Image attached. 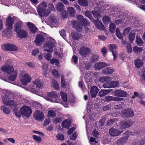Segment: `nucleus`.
Masks as SVG:
<instances>
[{
    "label": "nucleus",
    "instance_id": "nucleus-32",
    "mask_svg": "<svg viewBox=\"0 0 145 145\" xmlns=\"http://www.w3.org/2000/svg\"><path fill=\"white\" fill-rule=\"evenodd\" d=\"M110 89H101L99 93V95L101 97L104 96L110 92Z\"/></svg>",
    "mask_w": 145,
    "mask_h": 145
},
{
    "label": "nucleus",
    "instance_id": "nucleus-2",
    "mask_svg": "<svg viewBox=\"0 0 145 145\" xmlns=\"http://www.w3.org/2000/svg\"><path fill=\"white\" fill-rule=\"evenodd\" d=\"M77 20L78 22L76 20L71 21V24L73 27L77 31L79 32L81 31L82 30L83 25L85 27L86 31H88L89 30V28L86 26L89 25V23L81 15L78 16H77Z\"/></svg>",
    "mask_w": 145,
    "mask_h": 145
},
{
    "label": "nucleus",
    "instance_id": "nucleus-30",
    "mask_svg": "<svg viewBox=\"0 0 145 145\" xmlns=\"http://www.w3.org/2000/svg\"><path fill=\"white\" fill-rule=\"evenodd\" d=\"M11 29H9L7 28L2 33V35L3 37H8L10 36V30Z\"/></svg>",
    "mask_w": 145,
    "mask_h": 145
},
{
    "label": "nucleus",
    "instance_id": "nucleus-55",
    "mask_svg": "<svg viewBox=\"0 0 145 145\" xmlns=\"http://www.w3.org/2000/svg\"><path fill=\"white\" fill-rule=\"evenodd\" d=\"M68 14L65 10L61 12V15L63 19L66 18L67 17Z\"/></svg>",
    "mask_w": 145,
    "mask_h": 145
},
{
    "label": "nucleus",
    "instance_id": "nucleus-64",
    "mask_svg": "<svg viewBox=\"0 0 145 145\" xmlns=\"http://www.w3.org/2000/svg\"><path fill=\"white\" fill-rule=\"evenodd\" d=\"M85 14L86 16L88 18L91 20H92L93 19V18L91 15L90 14L89 12L87 11L86 12Z\"/></svg>",
    "mask_w": 145,
    "mask_h": 145
},
{
    "label": "nucleus",
    "instance_id": "nucleus-23",
    "mask_svg": "<svg viewBox=\"0 0 145 145\" xmlns=\"http://www.w3.org/2000/svg\"><path fill=\"white\" fill-rule=\"evenodd\" d=\"M16 32L17 36L20 38H25L27 37L28 35L27 32L23 30H20Z\"/></svg>",
    "mask_w": 145,
    "mask_h": 145
},
{
    "label": "nucleus",
    "instance_id": "nucleus-15",
    "mask_svg": "<svg viewBox=\"0 0 145 145\" xmlns=\"http://www.w3.org/2000/svg\"><path fill=\"white\" fill-rule=\"evenodd\" d=\"M44 40V38L42 35L38 34L37 35L34 42L37 45H39L42 44Z\"/></svg>",
    "mask_w": 145,
    "mask_h": 145
},
{
    "label": "nucleus",
    "instance_id": "nucleus-47",
    "mask_svg": "<svg viewBox=\"0 0 145 145\" xmlns=\"http://www.w3.org/2000/svg\"><path fill=\"white\" fill-rule=\"evenodd\" d=\"M98 56L97 54H95L92 57L91 59V62L94 63L98 61Z\"/></svg>",
    "mask_w": 145,
    "mask_h": 145
},
{
    "label": "nucleus",
    "instance_id": "nucleus-29",
    "mask_svg": "<svg viewBox=\"0 0 145 145\" xmlns=\"http://www.w3.org/2000/svg\"><path fill=\"white\" fill-rule=\"evenodd\" d=\"M111 79L110 78L109 76H106L100 77L99 78V81L101 83H103L105 82H108Z\"/></svg>",
    "mask_w": 145,
    "mask_h": 145
},
{
    "label": "nucleus",
    "instance_id": "nucleus-1",
    "mask_svg": "<svg viewBox=\"0 0 145 145\" xmlns=\"http://www.w3.org/2000/svg\"><path fill=\"white\" fill-rule=\"evenodd\" d=\"M1 69L3 72L8 74V78L9 80L14 81L16 79L17 73L14 70L10 60L5 61V64L1 67Z\"/></svg>",
    "mask_w": 145,
    "mask_h": 145
},
{
    "label": "nucleus",
    "instance_id": "nucleus-45",
    "mask_svg": "<svg viewBox=\"0 0 145 145\" xmlns=\"http://www.w3.org/2000/svg\"><path fill=\"white\" fill-rule=\"evenodd\" d=\"M136 42L138 45L140 46H142L143 44V42L141 39L140 37H136Z\"/></svg>",
    "mask_w": 145,
    "mask_h": 145
},
{
    "label": "nucleus",
    "instance_id": "nucleus-27",
    "mask_svg": "<svg viewBox=\"0 0 145 145\" xmlns=\"http://www.w3.org/2000/svg\"><path fill=\"white\" fill-rule=\"evenodd\" d=\"M34 85H36L39 88H41L43 87V83L42 81L39 79H36L33 82Z\"/></svg>",
    "mask_w": 145,
    "mask_h": 145
},
{
    "label": "nucleus",
    "instance_id": "nucleus-18",
    "mask_svg": "<svg viewBox=\"0 0 145 145\" xmlns=\"http://www.w3.org/2000/svg\"><path fill=\"white\" fill-rule=\"evenodd\" d=\"M109 64L104 62L97 63L95 65V68L98 70H100L103 68L109 66Z\"/></svg>",
    "mask_w": 145,
    "mask_h": 145
},
{
    "label": "nucleus",
    "instance_id": "nucleus-3",
    "mask_svg": "<svg viewBox=\"0 0 145 145\" xmlns=\"http://www.w3.org/2000/svg\"><path fill=\"white\" fill-rule=\"evenodd\" d=\"M10 94L8 92H6L5 95L2 97L3 102L5 105L8 106H11L12 108L13 109V111L15 116L17 117L20 118L21 116V114L16 109L17 104L16 103L12 100H9Z\"/></svg>",
    "mask_w": 145,
    "mask_h": 145
},
{
    "label": "nucleus",
    "instance_id": "nucleus-42",
    "mask_svg": "<svg viewBox=\"0 0 145 145\" xmlns=\"http://www.w3.org/2000/svg\"><path fill=\"white\" fill-rule=\"evenodd\" d=\"M119 82L118 81H112L110 82L111 88H114L117 87L119 85Z\"/></svg>",
    "mask_w": 145,
    "mask_h": 145
},
{
    "label": "nucleus",
    "instance_id": "nucleus-44",
    "mask_svg": "<svg viewBox=\"0 0 145 145\" xmlns=\"http://www.w3.org/2000/svg\"><path fill=\"white\" fill-rule=\"evenodd\" d=\"M109 28L110 31L112 33H114L116 28L115 24L113 23H111L110 25Z\"/></svg>",
    "mask_w": 145,
    "mask_h": 145
},
{
    "label": "nucleus",
    "instance_id": "nucleus-13",
    "mask_svg": "<svg viewBox=\"0 0 145 145\" xmlns=\"http://www.w3.org/2000/svg\"><path fill=\"white\" fill-rule=\"evenodd\" d=\"M31 80V76L28 74H25L22 76L21 82L23 85H25L29 82Z\"/></svg>",
    "mask_w": 145,
    "mask_h": 145
},
{
    "label": "nucleus",
    "instance_id": "nucleus-46",
    "mask_svg": "<svg viewBox=\"0 0 145 145\" xmlns=\"http://www.w3.org/2000/svg\"><path fill=\"white\" fill-rule=\"evenodd\" d=\"M117 120L116 119L113 118L108 120L107 121V124L108 125L110 126L115 123Z\"/></svg>",
    "mask_w": 145,
    "mask_h": 145
},
{
    "label": "nucleus",
    "instance_id": "nucleus-16",
    "mask_svg": "<svg viewBox=\"0 0 145 145\" xmlns=\"http://www.w3.org/2000/svg\"><path fill=\"white\" fill-rule=\"evenodd\" d=\"M26 24L31 33H35L37 31L38 28L34 24L30 22L26 23Z\"/></svg>",
    "mask_w": 145,
    "mask_h": 145
},
{
    "label": "nucleus",
    "instance_id": "nucleus-9",
    "mask_svg": "<svg viewBox=\"0 0 145 145\" xmlns=\"http://www.w3.org/2000/svg\"><path fill=\"white\" fill-rule=\"evenodd\" d=\"M91 52V50L88 47L83 46L80 48L79 53L80 55L83 57H86L89 56Z\"/></svg>",
    "mask_w": 145,
    "mask_h": 145
},
{
    "label": "nucleus",
    "instance_id": "nucleus-12",
    "mask_svg": "<svg viewBox=\"0 0 145 145\" xmlns=\"http://www.w3.org/2000/svg\"><path fill=\"white\" fill-rule=\"evenodd\" d=\"M34 118L36 120L41 121L44 119V117L43 113L38 110H36L33 114Z\"/></svg>",
    "mask_w": 145,
    "mask_h": 145
},
{
    "label": "nucleus",
    "instance_id": "nucleus-8",
    "mask_svg": "<svg viewBox=\"0 0 145 145\" xmlns=\"http://www.w3.org/2000/svg\"><path fill=\"white\" fill-rule=\"evenodd\" d=\"M55 42L51 41L46 42L44 44V51L52 52L53 51V48L54 46Z\"/></svg>",
    "mask_w": 145,
    "mask_h": 145
},
{
    "label": "nucleus",
    "instance_id": "nucleus-49",
    "mask_svg": "<svg viewBox=\"0 0 145 145\" xmlns=\"http://www.w3.org/2000/svg\"><path fill=\"white\" fill-rule=\"evenodd\" d=\"M101 52L103 54V55L104 56H105L107 54L108 52V50L107 49V48L105 46L101 48Z\"/></svg>",
    "mask_w": 145,
    "mask_h": 145
},
{
    "label": "nucleus",
    "instance_id": "nucleus-24",
    "mask_svg": "<svg viewBox=\"0 0 145 145\" xmlns=\"http://www.w3.org/2000/svg\"><path fill=\"white\" fill-rule=\"evenodd\" d=\"M67 12L68 14L71 17H74L75 14L76 10L72 7H69L67 8Z\"/></svg>",
    "mask_w": 145,
    "mask_h": 145
},
{
    "label": "nucleus",
    "instance_id": "nucleus-14",
    "mask_svg": "<svg viewBox=\"0 0 145 145\" xmlns=\"http://www.w3.org/2000/svg\"><path fill=\"white\" fill-rule=\"evenodd\" d=\"M114 95L116 97H126L127 96V93L125 91L119 89L115 91Z\"/></svg>",
    "mask_w": 145,
    "mask_h": 145
},
{
    "label": "nucleus",
    "instance_id": "nucleus-43",
    "mask_svg": "<svg viewBox=\"0 0 145 145\" xmlns=\"http://www.w3.org/2000/svg\"><path fill=\"white\" fill-rule=\"evenodd\" d=\"M91 13L95 18L98 19L99 18L101 17V15L98 12L93 10L92 11Z\"/></svg>",
    "mask_w": 145,
    "mask_h": 145
},
{
    "label": "nucleus",
    "instance_id": "nucleus-10",
    "mask_svg": "<svg viewBox=\"0 0 145 145\" xmlns=\"http://www.w3.org/2000/svg\"><path fill=\"white\" fill-rule=\"evenodd\" d=\"M109 51L112 52L114 57L113 59L115 60L117 59L118 54L116 50L117 48V46L115 44H110L108 46Z\"/></svg>",
    "mask_w": 145,
    "mask_h": 145
},
{
    "label": "nucleus",
    "instance_id": "nucleus-53",
    "mask_svg": "<svg viewBox=\"0 0 145 145\" xmlns=\"http://www.w3.org/2000/svg\"><path fill=\"white\" fill-rule=\"evenodd\" d=\"M83 66L84 67H82V69H86V70H89L91 67V65L90 64L88 63H84Z\"/></svg>",
    "mask_w": 145,
    "mask_h": 145
},
{
    "label": "nucleus",
    "instance_id": "nucleus-60",
    "mask_svg": "<svg viewBox=\"0 0 145 145\" xmlns=\"http://www.w3.org/2000/svg\"><path fill=\"white\" fill-rule=\"evenodd\" d=\"M135 35L133 33H131L129 34V38L130 42L133 41L134 39Z\"/></svg>",
    "mask_w": 145,
    "mask_h": 145
},
{
    "label": "nucleus",
    "instance_id": "nucleus-51",
    "mask_svg": "<svg viewBox=\"0 0 145 145\" xmlns=\"http://www.w3.org/2000/svg\"><path fill=\"white\" fill-rule=\"evenodd\" d=\"M72 35V37L75 40H78L80 38V35L77 33H73Z\"/></svg>",
    "mask_w": 145,
    "mask_h": 145
},
{
    "label": "nucleus",
    "instance_id": "nucleus-33",
    "mask_svg": "<svg viewBox=\"0 0 145 145\" xmlns=\"http://www.w3.org/2000/svg\"><path fill=\"white\" fill-rule=\"evenodd\" d=\"M71 125V123L69 120H65L63 121L61 124V126L66 129H68Z\"/></svg>",
    "mask_w": 145,
    "mask_h": 145
},
{
    "label": "nucleus",
    "instance_id": "nucleus-58",
    "mask_svg": "<svg viewBox=\"0 0 145 145\" xmlns=\"http://www.w3.org/2000/svg\"><path fill=\"white\" fill-rule=\"evenodd\" d=\"M61 82L62 87L63 88H65V86L64 77L63 75H62L61 76Z\"/></svg>",
    "mask_w": 145,
    "mask_h": 145
},
{
    "label": "nucleus",
    "instance_id": "nucleus-31",
    "mask_svg": "<svg viewBox=\"0 0 145 145\" xmlns=\"http://www.w3.org/2000/svg\"><path fill=\"white\" fill-rule=\"evenodd\" d=\"M134 64L135 66L138 68L141 67L143 64L142 61L140 59H136L134 61Z\"/></svg>",
    "mask_w": 145,
    "mask_h": 145
},
{
    "label": "nucleus",
    "instance_id": "nucleus-19",
    "mask_svg": "<svg viewBox=\"0 0 145 145\" xmlns=\"http://www.w3.org/2000/svg\"><path fill=\"white\" fill-rule=\"evenodd\" d=\"M99 90V89L96 86H92L90 90V94L91 97L92 98L95 97Z\"/></svg>",
    "mask_w": 145,
    "mask_h": 145
},
{
    "label": "nucleus",
    "instance_id": "nucleus-22",
    "mask_svg": "<svg viewBox=\"0 0 145 145\" xmlns=\"http://www.w3.org/2000/svg\"><path fill=\"white\" fill-rule=\"evenodd\" d=\"M94 23L95 25L99 30H103L105 29V27L101 20H95L94 21Z\"/></svg>",
    "mask_w": 145,
    "mask_h": 145
},
{
    "label": "nucleus",
    "instance_id": "nucleus-37",
    "mask_svg": "<svg viewBox=\"0 0 145 145\" xmlns=\"http://www.w3.org/2000/svg\"><path fill=\"white\" fill-rule=\"evenodd\" d=\"M52 86L56 89L58 90L59 89L58 83L55 80H52Z\"/></svg>",
    "mask_w": 145,
    "mask_h": 145
},
{
    "label": "nucleus",
    "instance_id": "nucleus-56",
    "mask_svg": "<svg viewBox=\"0 0 145 145\" xmlns=\"http://www.w3.org/2000/svg\"><path fill=\"white\" fill-rule=\"evenodd\" d=\"M48 114L49 116L52 118L55 117L56 116V114L55 112L52 110H49L48 112Z\"/></svg>",
    "mask_w": 145,
    "mask_h": 145
},
{
    "label": "nucleus",
    "instance_id": "nucleus-39",
    "mask_svg": "<svg viewBox=\"0 0 145 145\" xmlns=\"http://www.w3.org/2000/svg\"><path fill=\"white\" fill-rule=\"evenodd\" d=\"M133 51L136 54H138L141 53L142 49L141 48H139L137 46H135L133 48Z\"/></svg>",
    "mask_w": 145,
    "mask_h": 145
},
{
    "label": "nucleus",
    "instance_id": "nucleus-61",
    "mask_svg": "<svg viewBox=\"0 0 145 145\" xmlns=\"http://www.w3.org/2000/svg\"><path fill=\"white\" fill-rule=\"evenodd\" d=\"M111 107V105H106L105 106H103L102 107V109L105 111H106L110 109Z\"/></svg>",
    "mask_w": 145,
    "mask_h": 145
},
{
    "label": "nucleus",
    "instance_id": "nucleus-48",
    "mask_svg": "<svg viewBox=\"0 0 145 145\" xmlns=\"http://www.w3.org/2000/svg\"><path fill=\"white\" fill-rule=\"evenodd\" d=\"M10 51H16L18 48V47L14 44H10Z\"/></svg>",
    "mask_w": 145,
    "mask_h": 145
},
{
    "label": "nucleus",
    "instance_id": "nucleus-20",
    "mask_svg": "<svg viewBox=\"0 0 145 145\" xmlns=\"http://www.w3.org/2000/svg\"><path fill=\"white\" fill-rule=\"evenodd\" d=\"M14 20L10 16L8 17L6 20V23L7 28L9 29H12V25L14 23Z\"/></svg>",
    "mask_w": 145,
    "mask_h": 145
},
{
    "label": "nucleus",
    "instance_id": "nucleus-57",
    "mask_svg": "<svg viewBox=\"0 0 145 145\" xmlns=\"http://www.w3.org/2000/svg\"><path fill=\"white\" fill-rule=\"evenodd\" d=\"M62 120H61V118L60 117L56 118L52 120L53 122L56 124L59 123Z\"/></svg>",
    "mask_w": 145,
    "mask_h": 145
},
{
    "label": "nucleus",
    "instance_id": "nucleus-4",
    "mask_svg": "<svg viewBox=\"0 0 145 145\" xmlns=\"http://www.w3.org/2000/svg\"><path fill=\"white\" fill-rule=\"evenodd\" d=\"M47 7V5L46 2L42 1L38 6L37 10L39 15L40 16H47L46 14V8Z\"/></svg>",
    "mask_w": 145,
    "mask_h": 145
},
{
    "label": "nucleus",
    "instance_id": "nucleus-59",
    "mask_svg": "<svg viewBox=\"0 0 145 145\" xmlns=\"http://www.w3.org/2000/svg\"><path fill=\"white\" fill-rule=\"evenodd\" d=\"M33 138L37 142H40L41 141V139L39 136H37L35 135L32 136Z\"/></svg>",
    "mask_w": 145,
    "mask_h": 145
},
{
    "label": "nucleus",
    "instance_id": "nucleus-21",
    "mask_svg": "<svg viewBox=\"0 0 145 145\" xmlns=\"http://www.w3.org/2000/svg\"><path fill=\"white\" fill-rule=\"evenodd\" d=\"M105 99L106 101L110 102L112 101H122L123 100V99L111 96H106L105 97Z\"/></svg>",
    "mask_w": 145,
    "mask_h": 145
},
{
    "label": "nucleus",
    "instance_id": "nucleus-26",
    "mask_svg": "<svg viewBox=\"0 0 145 145\" xmlns=\"http://www.w3.org/2000/svg\"><path fill=\"white\" fill-rule=\"evenodd\" d=\"M114 71V69L110 67H106L102 70L103 73L106 74H112Z\"/></svg>",
    "mask_w": 145,
    "mask_h": 145
},
{
    "label": "nucleus",
    "instance_id": "nucleus-34",
    "mask_svg": "<svg viewBox=\"0 0 145 145\" xmlns=\"http://www.w3.org/2000/svg\"><path fill=\"white\" fill-rule=\"evenodd\" d=\"M10 43L3 44L1 46V48L5 51H10Z\"/></svg>",
    "mask_w": 145,
    "mask_h": 145
},
{
    "label": "nucleus",
    "instance_id": "nucleus-62",
    "mask_svg": "<svg viewBox=\"0 0 145 145\" xmlns=\"http://www.w3.org/2000/svg\"><path fill=\"white\" fill-rule=\"evenodd\" d=\"M50 63L52 64L54 63L57 64H59V61L57 59H50Z\"/></svg>",
    "mask_w": 145,
    "mask_h": 145
},
{
    "label": "nucleus",
    "instance_id": "nucleus-38",
    "mask_svg": "<svg viewBox=\"0 0 145 145\" xmlns=\"http://www.w3.org/2000/svg\"><path fill=\"white\" fill-rule=\"evenodd\" d=\"M127 138V137L126 136L121 138L118 140V142L120 144H124L126 142Z\"/></svg>",
    "mask_w": 145,
    "mask_h": 145
},
{
    "label": "nucleus",
    "instance_id": "nucleus-50",
    "mask_svg": "<svg viewBox=\"0 0 145 145\" xmlns=\"http://www.w3.org/2000/svg\"><path fill=\"white\" fill-rule=\"evenodd\" d=\"M52 75L55 77H58L59 76V74L58 71L56 69H53L52 71Z\"/></svg>",
    "mask_w": 145,
    "mask_h": 145
},
{
    "label": "nucleus",
    "instance_id": "nucleus-25",
    "mask_svg": "<svg viewBox=\"0 0 145 145\" xmlns=\"http://www.w3.org/2000/svg\"><path fill=\"white\" fill-rule=\"evenodd\" d=\"M124 114L125 117H133L134 115L133 110L130 108L125 110Z\"/></svg>",
    "mask_w": 145,
    "mask_h": 145
},
{
    "label": "nucleus",
    "instance_id": "nucleus-5",
    "mask_svg": "<svg viewBox=\"0 0 145 145\" xmlns=\"http://www.w3.org/2000/svg\"><path fill=\"white\" fill-rule=\"evenodd\" d=\"M58 98L57 95L53 91L48 93L47 96L45 97V99L55 103H58V100L57 99Z\"/></svg>",
    "mask_w": 145,
    "mask_h": 145
},
{
    "label": "nucleus",
    "instance_id": "nucleus-36",
    "mask_svg": "<svg viewBox=\"0 0 145 145\" xmlns=\"http://www.w3.org/2000/svg\"><path fill=\"white\" fill-rule=\"evenodd\" d=\"M78 3L81 6L86 7L88 5V0H78Z\"/></svg>",
    "mask_w": 145,
    "mask_h": 145
},
{
    "label": "nucleus",
    "instance_id": "nucleus-28",
    "mask_svg": "<svg viewBox=\"0 0 145 145\" xmlns=\"http://www.w3.org/2000/svg\"><path fill=\"white\" fill-rule=\"evenodd\" d=\"M56 8L58 11L61 12L65 10L64 9V5L61 2H59L56 3Z\"/></svg>",
    "mask_w": 145,
    "mask_h": 145
},
{
    "label": "nucleus",
    "instance_id": "nucleus-7",
    "mask_svg": "<svg viewBox=\"0 0 145 145\" xmlns=\"http://www.w3.org/2000/svg\"><path fill=\"white\" fill-rule=\"evenodd\" d=\"M55 42L51 41L46 42L44 44V51L52 52L53 51V48L54 46Z\"/></svg>",
    "mask_w": 145,
    "mask_h": 145
},
{
    "label": "nucleus",
    "instance_id": "nucleus-11",
    "mask_svg": "<svg viewBox=\"0 0 145 145\" xmlns=\"http://www.w3.org/2000/svg\"><path fill=\"white\" fill-rule=\"evenodd\" d=\"M133 124V122L131 120L122 121L120 123V128L125 129L130 127Z\"/></svg>",
    "mask_w": 145,
    "mask_h": 145
},
{
    "label": "nucleus",
    "instance_id": "nucleus-54",
    "mask_svg": "<svg viewBox=\"0 0 145 145\" xmlns=\"http://www.w3.org/2000/svg\"><path fill=\"white\" fill-rule=\"evenodd\" d=\"M1 108L3 111V112L6 114H9L10 112V110L6 107L1 106Z\"/></svg>",
    "mask_w": 145,
    "mask_h": 145
},
{
    "label": "nucleus",
    "instance_id": "nucleus-40",
    "mask_svg": "<svg viewBox=\"0 0 145 145\" xmlns=\"http://www.w3.org/2000/svg\"><path fill=\"white\" fill-rule=\"evenodd\" d=\"M60 94L63 101L64 102H66L67 101V97L66 93H64L62 91H61Z\"/></svg>",
    "mask_w": 145,
    "mask_h": 145
},
{
    "label": "nucleus",
    "instance_id": "nucleus-63",
    "mask_svg": "<svg viewBox=\"0 0 145 145\" xmlns=\"http://www.w3.org/2000/svg\"><path fill=\"white\" fill-rule=\"evenodd\" d=\"M60 35L63 38L65 37L66 34L65 33V29H61L59 32Z\"/></svg>",
    "mask_w": 145,
    "mask_h": 145
},
{
    "label": "nucleus",
    "instance_id": "nucleus-35",
    "mask_svg": "<svg viewBox=\"0 0 145 145\" xmlns=\"http://www.w3.org/2000/svg\"><path fill=\"white\" fill-rule=\"evenodd\" d=\"M22 22L21 21H19L17 22L16 23L15 27V30L16 32L21 30V29L22 27Z\"/></svg>",
    "mask_w": 145,
    "mask_h": 145
},
{
    "label": "nucleus",
    "instance_id": "nucleus-17",
    "mask_svg": "<svg viewBox=\"0 0 145 145\" xmlns=\"http://www.w3.org/2000/svg\"><path fill=\"white\" fill-rule=\"evenodd\" d=\"M123 131H118L116 129L113 128H111L109 131V134L112 136H117L122 133Z\"/></svg>",
    "mask_w": 145,
    "mask_h": 145
},
{
    "label": "nucleus",
    "instance_id": "nucleus-41",
    "mask_svg": "<svg viewBox=\"0 0 145 145\" xmlns=\"http://www.w3.org/2000/svg\"><path fill=\"white\" fill-rule=\"evenodd\" d=\"M110 18L107 16H104L103 18V23L105 25L107 24L110 22Z\"/></svg>",
    "mask_w": 145,
    "mask_h": 145
},
{
    "label": "nucleus",
    "instance_id": "nucleus-6",
    "mask_svg": "<svg viewBox=\"0 0 145 145\" xmlns=\"http://www.w3.org/2000/svg\"><path fill=\"white\" fill-rule=\"evenodd\" d=\"M32 112L30 107L26 106H23L20 108V112L21 114L27 117L30 116Z\"/></svg>",
    "mask_w": 145,
    "mask_h": 145
},
{
    "label": "nucleus",
    "instance_id": "nucleus-52",
    "mask_svg": "<svg viewBox=\"0 0 145 145\" xmlns=\"http://www.w3.org/2000/svg\"><path fill=\"white\" fill-rule=\"evenodd\" d=\"M56 137L58 140H61L62 141L64 139V135L61 134H57L56 136Z\"/></svg>",
    "mask_w": 145,
    "mask_h": 145
}]
</instances>
